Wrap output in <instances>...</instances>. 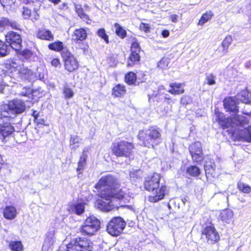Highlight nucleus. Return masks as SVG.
<instances>
[{
    "label": "nucleus",
    "instance_id": "nucleus-42",
    "mask_svg": "<svg viewBox=\"0 0 251 251\" xmlns=\"http://www.w3.org/2000/svg\"><path fill=\"white\" fill-rule=\"evenodd\" d=\"M142 175V171L140 170H135L130 172V178L132 181H135V180Z\"/></svg>",
    "mask_w": 251,
    "mask_h": 251
},
{
    "label": "nucleus",
    "instance_id": "nucleus-51",
    "mask_svg": "<svg viewBox=\"0 0 251 251\" xmlns=\"http://www.w3.org/2000/svg\"><path fill=\"white\" fill-rule=\"evenodd\" d=\"M6 25H10L13 29H20V25L15 21L11 22L9 21V23Z\"/></svg>",
    "mask_w": 251,
    "mask_h": 251
},
{
    "label": "nucleus",
    "instance_id": "nucleus-30",
    "mask_svg": "<svg viewBox=\"0 0 251 251\" xmlns=\"http://www.w3.org/2000/svg\"><path fill=\"white\" fill-rule=\"evenodd\" d=\"M193 161L198 164H201L204 159L202 151L199 152H190Z\"/></svg>",
    "mask_w": 251,
    "mask_h": 251
},
{
    "label": "nucleus",
    "instance_id": "nucleus-55",
    "mask_svg": "<svg viewBox=\"0 0 251 251\" xmlns=\"http://www.w3.org/2000/svg\"><path fill=\"white\" fill-rule=\"evenodd\" d=\"M34 122L36 123L38 125L40 124L42 125H45V121L43 119H38Z\"/></svg>",
    "mask_w": 251,
    "mask_h": 251
},
{
    "label": "nucleus",
    "instance_id": "nucleus-48",
    "mask_svg": "<svg viewBox=\"0 0 251 251\" xmlns=\"http://www.w3.org/2000/svg\"><path fill=\"white\" fill-rule=\"evenodd\" d=\"M32 93V90L30 88H23L21 92V95L24 96L29 97Z\"/></svg>",
    "mask_w": 251,
    "mask_h": 251
},
{
    "label": "nucleus",
    "instance_id": "nucleus-1",
    "mask_svg": "<svg viewBox=\"0 0 251 251\" xmlns=\"http://www.w3.org/2000/svg\"><path fill=\"white\" fill-rule=\"evenodd\" d=\"M120 186L118 179L111 175L101 177L95 187L102 199L97 201L100 209L109 211L115 207L117 208L118 206L114 203L117 200L122 203L129 202L130 198L122 189L118 190Z\"/></svg>",
    "mask_w": 251,
    "mask_h": 251
},
{
    "label": "nucleus",
    "instance_id": "nucleus-50",
    "mask_svg": "<svg viewBox=\"0 0 251 251\" xmlns=\"http://www.w3.org/2000/svg\"><path fill=\"white\" fill-rule=\"evenodd\" d=\"M23 15L25 19H28L31 15V10L27 8L24 7Z\"/></svg>",
    "mask_w": 251,
    "mask_h": 251
},
{
    "label": "nucleus",
    "instance_id": "nucleus-63",
    "mask_svg": "<svg viewBox=\"0 0 251 251\" xmlns=\"http://www.w3.org/2000/svg\"><path fill=\"white\" fill-rule=\"evenodd\" d=\"M34 16H35L34 17V19H35V20H37V19H38V18L39 17V15H38L37 14H35Z\"/></svg>",
    "mask_w": 251,
    "mask_h": 251
},
{
    "label": "nucleus",
    "instance_id": "nucleus-15",
    "mask_svg": "<svg viewBox=\"0 0 251 251\" xmlns=\"http://www.w3.org/2000/svg\"><path fill=\"white\" fill-rule=\"evenodd\" d=\"M167 192V187L165 185H161L158 189L157 188L155 193L153 196L149 197V201L150 202H155L163 199Z\"/></svg>",
    "mask_w": 251,
    "mask_h": 251
},
{
    "label": "nucleus",
    "instance_id": "nucleus-12",
    "mask_svg": "<svg viewBox=\"0 0 251 251\" xmlns=\"http://www.w3.org/2000/svg\"><path fill=\"white\" fill-rule=\"evenodd\" d=\"M141 49L136 40L133 41L131 46V54L129 57L127 66H133L135 63L140 61Z\"/></svg>",
    "mask_w": 251,
    "mask_h": 251
},
{
    "label": "nucleus",
    "instance_id": "nucleus-22",
    "mask_svg": "<svg viewBox=\"0 0 251 251\" xmlns=\"http://www.w3.org/2000/svg\"><path fill=\"white\" fill-rule=\"evenodd\" d=\"M88 149L85 148L82 152V155H81L79 160L78 162V167L76 171L78 174H81L84 169V168L86 164V160L87 158V152Z\"/></svg>",
    "mask_w": 251,
    "mask_h": 251
},
{
    "label": "nucleus",
    "instance_id": "nucleus-27",
    "mask_svg": "<svg viewBox=\"0 0 251 251\" xmlns=\"http://www.w3.org/2000/svg\"><path fill=\"white\" fill-rule=\"evenodd\" d=\"M82 139L77 135H73L71 136L70 140V146L72 150H76L79 146V144L81 142Z\"/></svg>",
    "mask_w": 251,
    "mask_h": 251
},
{
    "label": "nucleus",
    "instance_id": "nucleus-13",
    "mask_svg": "<svg viewBox=\"0 0 251 251\" xmlns=\"http://www.w3.org/2000/svg\"><path fill=\"white\" fill-rule=\"evenodd\" d=\"M160 176L154 174L151 176L148 177L144 182V186L147 191H153L159 187Z\"/></svg>",
    "mask_w": 251,
    "mask_h": 251
},
{
    "label": "nucleus",
    "instance_id": "nucleus-64",
    "mask_svg": "<svg viewBox=\"0 0 251 251\" xmlns=\"http://www.w3.org/2000/svg\"><path fill=\"white\" fill-rule=\"evenodd\" d=\"M243 114H245V115H248V116H251V112H243Z\"/></svg>",
    "mask_w": 251,
    "mask_h": 251
},
{
    "label": "nucleus",
    "instance_id": "nucleus-16",
    "mask_svg": "<svg viewBox=\"0 0 251 251\" xmlns=\"http://www.w3.org/2000/svg\"><path fill=\"white\" fill-rule=\"evenodd\" d=\"M87 37V33L85 29L82 28L75 29L72 34V40L75 43H80L85 40Z\"/></svg>",
    "mask_w": 251,
    "mask_h": 251
},
{
    "label": "nucleus",
    "instance_id": "nucleus-45",
    "mask_svg": "<svg viewBox=\"0 0 251 251\" xmlns=\"http://www.w3.org/2000/svg\"><path fill=\"white\" fill-rule=\"evenodd\" d=\"M21 73L24 75V78L25 79L31 80L34 77L32 72L29 69L23 70L21 71Z\"/></svg>",
    "mask_w": 251,
    "mask_h": 251
},
{
    "label": "nucleus",
    "instance_id": "nucleus-26",
    "mask_svg": "<svg viewBox=\"0 0 251 251\" xmlns=\"http://www.w3.org/2000/svg\"><path fill=\"white\" fill-rule=\"evenodd\" d=\"M21 54L25 59L30 61H36L38 60V57L36 53L30 50H24L22 51Z\"/></svg>",
    "mask_w": 251,
    "mask_h": 251
},
{
    "label": "nucleus",
    "instance_id": "nucleus-54",
    "mask_svg": "<svg viewBox=\"0 0 251 251\" xmlns=\"http://www.w3.org/2000/svg\"><path fill=\"white\" fill-rule=\"evenodd\" d=\"M32 116L34 117V121L38 119L39 113L35 110H32Z\"/></svg>",
    "mask_w": 251,
    "mask_h": 251
},
{
    "label": "nucleus",
    "instance_id": "nucleus-35",
    "mask_svg": "<svg viewBox=\"0 0 251 251\" xmlns=\"http://www.w3.org/2000/svg\"><path fill=\"white\" fill-rule=\"evenodd\" d=\"M189 152H199L202 151L201 144L199 142H196L191 144L189 148Z\"/></svg>",
    "mask_w": 251,
    "mask_h": 251
},
{
    "label": "nucleus",
    "instance_id": "nucleus-9",
    "mask_svg": "<svg viewBox=\"0 0 251 251\" xmlns=\"http://www.w3.org/2000/svg\"><path fill=\"white\" fill-rule=\"evenodd\" d=\"M64 62V67L69 72H73L78 68L79 63L74 55L67 50H64L61 53Z\"/></svg>",
    "mask_w": 251,
    "mask_h": 251
},
{
    "label": "nucleus",
    "instance_id": "nucleus-8",
    "mask_svg": "<svg viewBox=\"0 0 251 251\" xmlns=\"http://www.w3.org/2000/svg\"><path fill=\"white\" fill-rule=\"evenodd\" d=\"M126 225V222L121 217H115L108 223L107 231L112 236H118L122 233Z\"/></svg>",
    "mask_w": 251,
    "mask_h": 251
},
{
    "label": "nucleus",
    "instance_id": "nucleus-32",
    "mask_svg": "<svg viewBox=\"0 0 251 251\" xmlns=\"http://www.w3.org/2000/svg\"><path fill=\"white\" fill-rule=\"evenodd\" d=\"M187 173L192 176H198L200 174V169L196 166L192 165L186 170Z\"/></svg>",
    "mask_w": 251,
    "mask_h": 251
},
{
    "label": "nucleus",
    "instance_id": "nucleus-25",
    "mask_svg": "<svg viewBox=\"0 0 251 251\" xmlns=\"http://www.w3.org/2000/svg\"><path fill=\"white\" fill-rule=\"evenodd\" d=\"M171 88L168 92L173 95H179L184 93V85L182 83H171L170 85Z\"/></svg>",
    "mask_w": 251,
    "mask_h": 251
},
{
    "label": "nucleus",
    "instance_id": "nucleus-20",
    "mask_svg": "<svg viewBox=\"0 0 251 251\" xmlns=\"http://www.w3.org/2000/svg\"><path fill=\"white\" fill-rule=\"evenodd\" d=\"M215 169V164L213 159L209 156L205 158L204 170L206 175H212Z\"/></svg>",
    "mask_w": 251,
    "mask_h": 251
},
{
    "label": "nucleus",
    "instance_id": "nucleus-37",
    "mask_svg": "<svg viewBox=\"0 0 251 251\" xmlns=\"http://www.w3.org/2000/svg\"><path fill=\"white\" fill-rule=\"evenodd\" d=\"M9 47L5 43L0 40V57L7 55L8 53Z\"/></svg>",
    "mask_w": 251,
    "mask_h": 251
},
{
    "label": "nucleus",
    "instance_id": "nucleus-2",
    "mask_svg": "<svg viewBox=\"0 0 251 251\" xmlns=\"http://www.w3.org/2000/svg\"><path fill=\"white\" fill-rule=\"evenodd\" d=\"M217 120L223 128L231 127L233 134L238 135L244 140L251 142V126L245 128L248 124V118L236 115L233 118H226L222 113H216Z\"/></svg>",
    "mask_w": 251,
    "mask_h": 251
},
{
    "label": "nucleus",
    "instance_id": "nucleus-41",
    "mask_svg": "<svg viewBox=\"0 0 251 251\" xmlns=\"http://www.w3.org/2000/svg\"><path fill=\"white\" fill-rule=\"evenodd\" d=\"M232 41V38L231 36H226L222 42V47L224 50L227 51V50H228V47L231 44Z\"/></svg>",
    "mask_w": 251,
    "mask_h": 251
},
{
    "label": "nucleus",
    "instance_id": "nucleus-57",
    "mask_svg": "<svg viewBox=\"0 0 251 251\" xmlns=\"http://www.w3.org/2000/svg\"><path fill=\"white\" fill-rule=\"evenodd\" d=\"M9 1L10 0H0V2L3 7H5L10 3Z\"/></svg>",
    "mask_w": 251,
    "mask_h": 251
},
{
    "label": "nucleus",
    "instance_id": "nucleus-14",
    "mask_svg": "<svg viewBox=\"0 0 251 251\" xmlns=\"http://www.w3.org/2000/svg\"><path fill=\"white\" fill-rule=\"evenodd\" d=\"M14 131V127L10 123L0 124V139L5 142Z\"/></svg>",
    "mask_w": 251,
    "mask_h": 251
},
{
    "label": "nucleus",
    "instance_id": "nucleus-46",
    "mask_svg": "<svg viewBox=\"0 0 251 251\" xmlns=\"http://www.w3.org/2000/svg\"><path fill=\"white\" fill-rule=\"evenodd\" d=\"M75 11L78 15L82 19H87L88 16L83 12L82 8L80 5H75Z\"/></svg>",
    "mask_w": 251,
    "mask_h": 251
},
{
    "label": "nucleus",
    "instance_id": "nucleus-61",
    "mask_svg": "<svg viewBox=\"0 0 251 251\" xmlns=\"http://www.w3.org/2000/svg\"><path fill=\"white\" fill-rule=\"evenodd\" d=\"M164 89V87L163 86H160L158 88V93H161L162 90Z\"/></svg>",
    "mask_w": 251,
    "mask_h": 251
},
{
    "label": "nucleus",
    "instance_id": "nucleus-29",
    "mask_svg": "<svg viewBox=\"0 0 251 251\" xmlns=\"http://www.w3.org/2000/svg\"><path fill=\"white\" fill-rule=\"evenodd\" d=\"M49 49L54 50L56 51H59L62 50V51L66 50L64 49V45L61 41H58L53 43H50L48 45Z\"/></svg>",
    "mask_w": 251,
    "mask_h": 251
},
{
    "label": "nucleus",
    "instance_id": "nucleus-47",
    "mask_svg": "<svg viewBox=\"0 0 251 251\" xmlns=\"http://www.w3.org/2000/svg\"><path fill=\"white\" fill-rule=\"evenodd\" d=\"M63 93L65 97L67 99L71 98L74 96V92L72 90L67 86L64 87Z\"/></svg>",
    "mask_w": 251,
    "mask_h": 251
},
{
    "label": "nucleus",
    "instance_id": "nucleus-23",
    "mask_svg": "<svg viewBox=\"0 0 251 251\" xmlns=\"http://www.w3.org/2000/svg\"><path fill=\"white\" fill-rule=\"evenodd\" d=\"M16 208L13 206H7L4 209L3 216L8 220H13L17 216Z\"/></svg>",
    "mask_w": 251,
    "mask_h": 251
},
{
    "label": "nucleus",
    "instance_id": "nucleus-17",
    "mask_svg": "<svg viewBox=\"0 0 251 251\" xmlns=\"http://www.w3.org/2000/svg\"><path fill=\"white\" fill-rule=\"evenodd\" d=\"M85 205V203L83 202L73 203L69 206L68 210L71 213L80 215L84 211Z\"/></svg>",
    "mask_w": 251,
    "mask_h": 251
},
{
    "label": "nucleus",
    "instance_id": "nucleus-11",
    "mask_svg": "<svg viewBox=\"0 0 251 251\" xmlns=\"http://www.w3.org/2000/svg\"><path fill=\"white\" fill-rule=\"evenodd\" d=\"M202 237L209 244H214L220 239V235L216 228L211 226H207L202 231Z\"/></svg>",
    "mask_w": 251,
    "mask_h": 251
},
{
    "label": "nucleus",
    "instance_id": "nucleus-31",
    "mask_svg": "<svg viewBox=\"0 0 251 251\" xmlns=\"http://www.w3.org/2000/svg\"><path fill=\"white\" fill-rule=\"evenodd\" d=\"M213 16V13L212 11H207L206 13H205L202 15L201 18L199 20L198 25H202L205 23L207 22L209 20H210L212 18Z\"/></svg>",
    "mask_w": 251,
    "mask_h": 251
},
{
    "label": "nucleus",
    "instance_id": "nucleus-19",
    "mask_svg": "<svg viewBox=\"0 0 251 251\" xmlns=\"http://www.w3.org/2000/svg\"><path fill=\"white\" fill-rule=\"evenodd\" d=\"M224 105L225 108L229 111L235 113L238 111L235 100L233 98H228L225 99Z\"/></svg>",
    "mask_w": 251,
    "mask_h": 251
},
{
    "label": "nucleus",
    "instance_id": "nucleus-3",
    "mask_svg": "<svg viewBox=\"0 0 251 251\" xmlns=\"http://www.w3.org/2000/svg\"><path fill=\"white\" fill-rule=\"evenodd\" d=\"M26 109L24 101L19 99L9 101L7 104L0 105V119H13L18 114L23 113Z\"/></svg>",
    "mask_w": 251,
    "mask_h": 251
},
{
    "label": "nucleus",
    "instance_id": "nucleus-21",
    "mask_svg": "<svg viewBox=\"0 0 251 251\" xmlns=\"http://www.w3.org/2000/svg\"><path fill=\"white\" fill-rule=\"evenodd\" d=\"M220 218L223 222L230 224L233 222V213L230 209H225L221 212Z\"/></svg>",
    "mask_w": 251,
    "mask_h": 251
},
{
    "label": "nucleus",
    "instance_id": "nucleus-44",
    "mask_svg": "<svg viewBox=\"0 0 251 251\" xmlns=\"http://www.w3.org/2000/svg\"><path fill=\"white\" fill-rule=\"evenodd\" d=\"M97 34L99 37L103 39L106 43H109L108 36L105 32L104 28L99 29L97 31Z\"/></svg>",
    "mask_w": 251,
    "mask_h": 251
},
{
    "label": "nucleus",
    "instance_id": "nucleus-49",
    "mask_svg": "<svg viewBox=\"0 0 251 251\" xmlns=\"http://www.w3.org/2000/svg\"><path fill=\"white\" fill-rule=\"evenodd\" d=\"M8 23L9 20L7 19L3 18L0 20V32L4 29V26L6 25Z\"/></svg>",
    "mask_w": 251,
    "mask_h": 251
},
{
    "label": "nucleus",
    "instance_id": "nucleus-18",
    "mask_svg": "<svg viewBox=\"0 0 251 251\" xmlns=\"http://www.w3.org/2000/svg\"><path fill=\"white\" fill-rule=\"evenodd\" d=\"M37 37L42 40L53 41L54 36L51 32L46 28L39 29L37 33Z\"/></svg>",
    "mask_w": 251,
    "mask_h": 251
},
{
    "label": "nucleus",
    "instance_id": "nucleus-38",
    "mask_svg": "<svg viewBox=\"0 0 251 251\" xmlns=\"http://www.w3.org/2000/svg\"><path fill=\"white\" fill-rule=\"evenodd\" d=\"M216 76L213 74H206L205 83L209 85H213L216 84Z\"/></svg>",
    "mask_w": 251,
    "mask_h": 251
},
{
    "label": "nucleus",
    "instance_id": "nucleus-10",
    "mask_svg": "<svg viewBox=\"0 0 251 251\" xmlns=\"http://www.w3.org/2000/svg\"><path fill=\"white\" fill-rule=\"evenodd\" d=\"M6 42L13 49L18 50L22 47V38L19 33L9 31L5 35Z\"/></svg>",
    "mask_w": 251,
    "mask_h": 251
},
{
    "label": "nucleus",
    "instance_id": "nucleus-33",
    "mask_svg": "<svg viewBox=\"0 0 251 251\" xmlns=\"http://www.w3.org/2000/svg\"><path fill=\"white\" fill-rule=\"evenodd\" d=\"M9 246L12 251H22L23 250V246L20 241H11Z\"/></svg>",
    "mask_w": 251,
    "mask_h": 251
},
{
    "label": "nucleus",
    "instance_id": "nucleus-4",
    "mask_svg": "<svg viewBox=\"0 0 251 251\" xmlns=\"http://www.w3.org/2000/svg\"><path fill=\"white\" fill-rule=\"evenodd\" d=\"M138 136L142 142V145L148 148L158 145L161 140L160 130L153 127L148 130H140Z\"/></svg>",
    "mask_w": 251,
    "mask_h": 251
},
{
    "label": "nucleus",
    "instance_id": "nucleus-36",
    "mask_svg": "<svg viewBox=\"0 0 251 251\" xmlns=\"http://www.w3.org/2000/svg\"><path fill=\"white\" fill-rule=\"evenodd\" d=\"M237 186L238 189L244 193L248 194L251 192V187L249 185L243 182H238Z\"/></svg>",
    "mask_w": 251,
    "mask_h": 251
},
{
    "label": "nucleus",
    "instance_id": "nucleus-5",
    "mask_svg": "<svg viewBox=\"0 0 251 251\" xmlns=\"http://www.w3.org/2000/svg\"><path fill=\"white\" fill-rule=\"evenodd\" d=\"M100 220L94 216L86 218L80 228V231L83 235L91 236L94 235L100 228Z\"/></svg>",
    "mask_w": 251,
    "mask_h": 251
},
{
    "label": "nucleus",
    "instance_id": "nucleus-56",
    "mask_svg": "<svg viewBox=\"0 0 251 251\" xmlns=\"http://www.w3.org/2000/svg\"><path fill=\"white\" fill-rule=\"evenodd\" d=\"M79 48L83 50L84 52H85L86 50H87L88 46L87 45L82 43L81 45L80 46Z\"/></svg>",
    "mask_w": 251,
    "mask_h": 251
},
{
    "label": "nucleus",
    "instance_id": "nucleus-60",
    "mask_svg": "<svg viewBox=\"0 0 251 251\" xmlns=\"http://www.w3.org/2000/svg\"><path fill=\"white\" fill-rule=\"evenodd\" d=\"M24 0V2H25L26 3H29L31 1L32 2H33L34 1H41V0Z\"/></svg>",
    "mask_w": 251,
    "mask_h": 251
},
{
    "label": "nucleus",
    "instance_id": "nucleus-52",
    "mask_svg": "<svg viewBox=\"0 0 251 251\" xmlns=\"http://www.w3.org/2000/svg\"><path fill=\"white\" fill-rule=\"evenodd\" d=\"M140 28L141 30L146 32H148L150 30V27L149 26V25L146 24L144 23H141L140 25Z\"/></svg>",
    "mask_w": 251,
    "mask_h": 251
},
{
    "label": "nucleus",
    "instance_id": "nucleus-24",
    "mask_svg": "<svg viewBox=\"0 0 251 251\" xmlns=\"http://www.w3.org/2000/svg\"><path fill=\"white\" fill-rule=\"evenodd\" d=\"M53 242L54 237L53 233L51 232L48 233L42 247V251H48L49 250L51 249Z\"/></svg>",
    "mask_w": 251,
    "mask_h": 251
},
{
    "label": "nucleus",
    "instance_id": "nucleus-43",
    "mask_svg": "<svg viewBox=\"0 0 251 251\" xmlns=\"http://www.w3.org/2000/svg\"><path fill=\"white\" fill-rule=\"evenodd\" d=\"M169 63V59L164 57L158 63L157 66L160 69H165L167 68Z\"/></svg>",
    "mask_w": 251,
    "mask_h": 251
},
{
    "label": "nucleus",
    "instance_id": "nucleus-53",
    "mask_svg": "<svg viewBox=\"0 0 251 251\" xmlns=\"http://www.w3.org/2000/svg\"><path fill=\"white\" fill-rule=\"evenodd\" d=\"M51 64L54 67H57L60 65V61L59 59L54 58L51 61Z\"/></svg>",
    "mask_w": 251,
    "mask_h": 251
},
{
    "label": "nucleus",
    "instance_id": "nucleus-34",
    "mask_svg": "<svg viewBox=\"0 0 251 251\" xmlns=\"http://www.w3.org/2000/svg\"><path fill=\"white\" fill-rule=\"evenodd\" d=\"M116 34L122 38H124L126 35V31L118 23L114 24Z\"/></svg>",
    "mask_w": 251,
    "mask_h": 251
},
{
    "label": "nucleus",
    "instance_id": "nucleus-62",
    "mask_svg": "<svg viewBox=\"0 0 251 251\" xmlns=\"http://www.w3.org/2000/svg\"><path fill=\"white\" fill-rule=\"evenodd\" d=\"M3 89H4L3 85L0 83V92H2V91H3Z\"/></svg>",
    "mask_w": 251,
    "mask_h": 251
},
{
    "label": "nucleus",
    "instance_id": "nucleus-7",
    "mask_svg": "<svg viewBox=\"0 0 251 251\" xmlns=\"http://www.w3.org/2000/svg\"><path fill=\"white\" fill-rule=\"evenodd\" d=\"M134 148L133 144L126 141H121L113 144L112 151L118 157H127Z\"/></svg>",
    "mask_w": 251,
    "mask_h": 251
},
{
    "label": "nucleus",
    "instance_id": "nucleus-6",
    "mask_svg": "<svg viewBox=\"0 0 251 251\" xmlns=\"http://www.w3.org/2000/svg\"><path fill=\"white\" fill-rule=\"evenodd\" d=\"M93 243L84 238H76L69 243L65 251H92Z\"/></svg>",
    "mask_w": 251,
    "mask_h": 251
},
{
    "label": "nucleus",
    "instance_id": "nucleus-39",
    "mask_svg": "<svg viewBox=\"0 0 251 251\" xmlns=\"http://www.w3.org/2000/svg\"><path fill=\"white\" fill-rule=\"evenodd\" d=\"M136 76L133 72H129L125 76V80L128 84H133L136 81Z\"/></svg>",
    "mask_w": 251,
    "mask_h": 251
},
{
    "label": "nucleus",
    "instance_id": "nucleus-58",
    "mask_svg": "<svg viewBox=\"0 0 251 251\" xmlns=\"http://www.w3.org/2000/svg\"><path fill=\"white\" fill-rule=\"evenodd\" d=\"M177 18L178 16L176 14H173L171 16V21L174 23H176L177 22Z\"/></svg>",
    "mask_w": 251,
    "mask_h": 251
},
{
    "label": "nucleus",
    "instance_id": "nucleus-40",
    "mask_svg": "<svg viewBox=\"0 0 251 251\" xmlns=\"http://www.w3.org/2000/svg\"><path fill=\"white\" fill-rule=\"evenodd\" d=\"M238 99L243 103H248L249 102V99L248 92L246 90H243L238 95Z\"/></svg>",
    "mask_w": 251,
    "mask_h": 251
},
{
    "label": "nucleus",
    "instance_id": "nucleus-59",
    "mask_svg": "<svg viewBox=\"0 0 251 251\" xmlns=\"http://www.w3.org/2000/svg\"><path fill=\"white\" fill-rule=\"evenodd\" d=\"M170 35V32L167 30H164L162 31V35L163 37L166 38Z\"/></svg>",
    "mask_w": 251,
    "mask_h": 251
},
{
    "label": "nucleus",
    "instance_id": "nucleus-28",
    "mask_svg": "<svg viewBox=\"0 0 251 251\" xmlns=\"http://www.w3.org/2000/svg\"><path fill=\"white\" fill-rule=\"evenodd\" d=\"M125 87L121 84L116 85L112 90V95L116 97H120L126 93Z\"/></svg>",
    "mask_w": 251,
    "mask_h": 251
}]
</instances>
